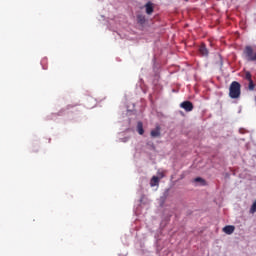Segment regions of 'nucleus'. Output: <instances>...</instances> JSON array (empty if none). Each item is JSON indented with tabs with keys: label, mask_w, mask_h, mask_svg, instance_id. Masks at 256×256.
I'll list each match as a JSON object with an SVG mask.
<instances>
[{
	"label": "nucleus",
	"mask_w": 256,
	"mask_h": 256,
	"mask_svg": "<svg viewBox=\"0 0 256 256\" xmlns=\"http://www.w3.org/2000/svg\"><path fill=\"white\" fill-rule=\"evenodd\" d=\"M199 53L202 55V57H209V50L207 49V46L205 43H202L199 47Z\"/></svg>",
	"instance_id": "20e7f679"
},
{
	"label": "nucleus",
	"mask_w": 256,
	"mask_h": 256,
	"mask_svg": "<svg viewBox=\"0 0 256 256\" xmlns=\"http://www.w3.org/2000/svg\"><path fill=\"white\" fill-rule=\"evenodd\" d=\"M230 99H239L241 97V84L237 81H233L229 87Z\"/></svg>",
	"instance_id": "f257e3e1"
},
{
	"label": "nucleus",
	"mask_w": 256,
	"mask_h": 256,
	"mask_svg": "<svg viewBox=\"0 0 256 256\" xmlns=\"http://www.w3.org/2000/svg\"><path fill=\"white\" fill-rule=\"evenodd\" d=\"M160 177H161V179H163V177H165V176L163 175V173H160Z\"/></svg>",
	"instance_id": "2eb2a0df"
},
{
	"label": "nucleus",
	"mask_w": 256,
	"mask_h": 256,
	"mask_svg": "<svg viewBox=\"0 0 256 256\" xmlns=\"http://www.w3.org/2000/svg\"><path fill=\"white\" fill-rule=\"evenodd\" d=\"M182 109H185L187 112L193 111V102L191 101H184L180 104Z\"/></svg>",
	"instance_id": "7ed1b4c3"
},
{
	"label": "nucleus",
	"mask_w": 256,
	"mask_h": 256,
	"mask_svg": "<svg viewBox=\"0 0 256 256\" xmlns=\"http://www.w3.org/2000/svg\"><path fill=\"white\" fill-rule=\"evenodd\" d=\"M248 89L249 91H255V83L253 82V80L249 81Z\"/></svg>",
	"instance_id": "9b49d317"
},
{
	"label": "nucleus",
	"mask_w": 256,
	"mask_h": 256,
	"mask_svg": "<svg viewBox=\"0 0 256 256\" xmlns=\"http://www.w3.org/2000/svg\"><path fill=\"white\" fill-rule=\"evenodd\" d=\"M157 185H159V177L153 176L150 180V186L157 187Z\"/></svg>",
	"instance_id": "6e6552de"
},
{
	"label": "nucleus",
	"mask_w": 256,
	"mask_h": 256,
	"mask_svg": "<svg viewBox=\"0 0 256 256\" xmlns=\"http://www.w3.org/2000/svg\"><path fill=\"white\" fill-rule=\"evenodd\" d=\"M146 13L147 15H151L153 13V4L151 2H148L146 5Z\"/></svg>",
	"instance_id": "1a4fd4ad"
},
{
	"label": "nucleus",
	"mask_w": 256,
	"mask_h": 256,
	"mask_svg": "<svg viewBox=\"0 0 256 256\" xmlns=\"http://www.w3.org/2000/svg\"><path fill=\"white\" fill-rule=\"evenodd\" d=\"M245 79L247 81H253L252 76H251V72H246L245 73Z\"/></svg>",
	"instance_id": "ddd939ff"
},
{
	"label": "nucleus",
	"mask_w": 256,
	"mask_h": 256,
	"mask_svg": "<svg viewBox=\"0 0 256 256\" xmlns=\"http://www.w3.org/2000/svg\"><path fill=\"white\" fill-rule=\"evenodd\" d=\"M146 18H145V15H142V14H138L137 15V23L139 25H145V22H146Z\"/></svg>",
	"instance_id": "0eeeda50"
},
{
	"label": "nucleus",
	"mask_w": 256,
	"mask_h": 256,
	"mask_svg": "<svg viewBox=\"0 0 256 256\" xmlns=\"http://www.w3.org/2000/svg\"><path fill=\"white\" fill-rule=\"evenodd\" d=\"M151 137H161V127L157 126L154 130L150 132Z\"/></svg>",
	"instance_id": "39448f33"
},
{
	"label": "nucleus",
	"mask_w": 256,
	"mask_h": 256,
	"mask_svg": "<svg viewBox=\"0 0 256 256\" xmlns=\"http://www.w3.org/2000/svg\"><path fill=\"white\" fill-rule=\"evenodd\" d=\"M250 213L253 215V213H256V200L253 202L251 208H250Z\"/></svg>",
	"instance_id": "f8f14e48"
},
{
	"label": "nucleus",
	"mask_w": 256,
	"mask_h": 256,
	"mask_svg": "<svg viewBox=\"0 0 256 256\" xmlns=\"http://www.w3.org/2000/svg\"><path fill=\"white\" fill-rule=\"evenodd\" d=\"M137 131H138L139 135H143V133H145V130H143V123L142 122H138Z\"/></svg>",
	"instance_id": "9d476101"
},
{
	"label": "nucleus",
	"mask_w": 256,
	"mask_h": 256,
	"mask_svg": "<svg viewBox=\"0 0 256 256\" xmlns=\"http://www.w3.org/2000/svg\"><path fill=\"white\" fill-rule=\"evenodd\" d=\"M234 231H235V226L228 225L223 228V232L226 233V235H232Z\"/></svg>",
	"instance_id": "423d86ee"
},
{
	"label": "nucleus",
	"mask_w": 256,
	"mask_h": 256,
	"mask_svg": "<svg viewBox=\"0 0 256 256\" xmlns=\"http://www.w3.org/2000/svg\"><path fill=\"white\" fill-rule=\"evenodd\" d=\"M243 55L247 61H256V49L253 46H245L243 50Z\"/></svg>",
	"instance_id": "f03ea898"
},
{
	"label": "nucleus",
	"mask_w": 256,
	"mask_h": 256,
	"mask_svg": "<svg viewBox=\"0 0 256 256\" xmlns=\"http://www.w3.org/2000/svg\"><path fill=\"white\" fill-rule=\"evenodd\" d=\"M240 133H243V130H242V129H240Z\"/></svg>",
	"instance_id": "dca6fc26"
},
{
	"label": "nucleus",
	"mask_w": 256,
	"mask_h": 256,
	"mask_svg": "<svg viewBox=\"0 0 256 256\" xmlns=\"http://www.w3.org/2000/svg\"><path fill=\"white\" fill-rule=\"evenodd\" d=\"M185 1H189V0H185Z\"/></svg>",
	"instance_id": "f3484780"
},
{
	"label": "nucleus",
	"mask_w": 256,
	"mask_h": 256,
	"mask_svg": "<svg viewBox=\"0 0 256 256\" xmlns=\"http://www.w3.org/2000/svg\"><path fill=\"white\" fill-rule=\"evenodd\" d=\"M194 181H195L196 183H205V180H203V178H201V177L195 178Z\"/></svg>",
	"instance_id": "4468645a"
}]
</instances>
